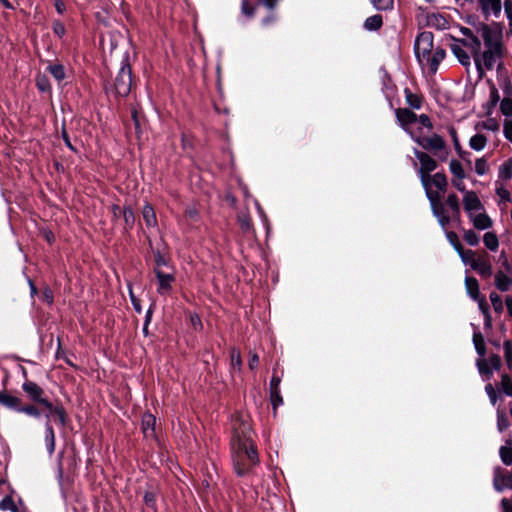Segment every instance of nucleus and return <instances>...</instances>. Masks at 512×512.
I'll use <instances>...</instances> for the list:
<instances>
[{
  "label": "nucleus",
  "instance_id": "nucleus-1",
  "mask_svg": "<svg viewBox=\"0 0 512 512\" xmlns=\"http://www.w3.org/2000/svg\"><path fill=\"white\" fill-rule=\"evenodd\" d=\"M453 54L464 66H469L473 57L480 74L483 69L492 70L502 57L501 34H463L462 38L450 37Z\"/></svg>",
  "mask_w": 512,
  "mask_h": 512
},
{
  "label": "nucleus",
  "instance_id": "nucleus-2",
  "mask_svg": "<svg viewBox=\"0 0 512 512\" xmlns=\"http://www.w3.org/2000/svg\"><path fill=\"white\" fill-rule=\"evenodd\" d=\"M233 465L236 473L243 476L258 463V455L251 439V428L247 421H233Z\"/></svg>",
  "mask_w": 512,
  "mask_h": 512
},
{
  "label": "nucleus",
  "instance_id": "nucleus-3",
  "mask_svg": "<svg viewBox=\"0 0 512 512\" xmlns=\"http://www.w3.org/2000/svg\"><path fill=\"white\" fill-rule=\"evenodd\" d=\"M414 49L421 65L429 67L432 73L437 71L440 62L445 57V50L440 45H434L433 34H418Z\"/></svg>",
  "mask_w": 512,
  "mask_h": 512
},
{
  "label": "nucleus",
  "instance_id": "nucleus-4",
  "mask_svg": "<svg viewBox=\"0 0 512 512\" xmlns=\"http://www.w3.org/2000/svg\"><path fill=\"white\" fill-rule=\"evenodd\" d=\"M132 88V70L128 57H124L121 62V67L114 79L113 93L119 97H126Z\"/></svg>",
  "mask_w": 512,
  "mask_h": 512
},
{
  "label": "nucleus",
  "instance_id": "nucleus-5",
  "mask_svg": "<svg viewBox=\"0 0 512 512\" xmlns=\"http://www.w3.org/2000/svg\"><path fill=\"white\" fill-rule=\"evenodd\" d=\"M412 138L417 142L423 149L433 151L441 161H445L448 157L449 151L447 149L444 139L433 134L429 137H420L412 135Z\"/></svg>",
  "mask_w": 512,
  "mask_h": 512
},
{
  "label": "nucleus",
  "instance_id": "nucleus-6",
  "mask_svg": "<svg viewBox=\"0 0 512 512\" xmlns=\"http://www.w3.org/2000/svg\"><path fill=\"white\" fill-rule=\"evenodd\" d=\"M434 216L442 227L449 224L452 215H449L445 209L444 204L441 202V195L438 192H428V197Z\"/></svg>",
  "mask_w": 512,
  "mask_h": 512
},
{
  "label": "nucleus",
  "instance_id": "nucleus-7",
  "mask_svg": "<svg viewBox=\"0 0 512 512\" xmlns=\"http://www.w3.org/2000/svg\"><path fill=\"white\" fill-rule=\"evenodd\" d=\"M414 154L420 162V168L418 174L422 184L426 185V181L429 179L428 175L437 168V162L429 154L415 150Z\"/></svg>",
  "mask_w": 512,
  "mask_h": 512
},
{
  "label": "nucleus",
  "instance_id": "nucleus-8",
  "mask_svg": "<svg viewBox=\"0 0 512 512\" xmlns=\"http://www.w3.org/2000/svg\"><path fill=\"white\" fill-rule=\"evenodd\" d=\"M428 180L426 181V185L422 184L426 196L428 197V192H438L439 194L444 193L448 186L447 177L443 173H436L434 175H428Z\"/></svg>",
  "mask_w": 512,
  "mask_h": 512
},
{
  "label": "nucleus",
  "instance_id": "nucleus-9",
  "mask_svg": "<svg viewBox=\"0 0 512 512\" xmlns=\"http://www.w3.org/2000/svg\"><path fill=\"white\" fill-rule=\"evenodd\" d=\"M477 367L481 375L485 376L486 379H490L493 374V370L500 369L501 359L498 355H491L488 360H478Z\"/></svg>",
  "mask_w": 512,
  "mask_h": 512
},
{
  "label": "nucleus",
  "instance_id": "nucleus-10",
  "mask_svg": "<svg viewBox=\"0 0 512 512\" xmlns=\"http://www.w3.org/2000/svg\"><path fill=\"white\" fill-rule=\"evenodd\" d=\"M463 206L468 217L483 210V205L475 191H468L463 195Z\"/></svg>",
  "mask_w": 512,
  "mask_h": 512
},
{
  "label": "nucleus",
  "instance_id": "nucleus-11",
  "mask_svg": "<svg viewBox=\"0 0 512 512\" xmlns=\"http://www.w3.org/2000/svg\"><path fill=\"white\" fill-rule=\"evenodd\" d=\"M471 269L476 271L481 277L489 278L492 275V264L487 253L479 254Z\"/></svg>",
  "mask_w": 512,
  "mask_h": 512
},
{
  "label": "nucleus",
  "instance_id": "nucleus-12",
  "mask_svg": "<svg viewBox=\"0 0 512 512\" xmlns=\"http://www.w3.org/2000/svg\"><path fill=\"white\" fill-rule=\"evenodd\" d=\"M493 486L498 492H502L508 487L512 488L511 477L506 475L505 470L500 466L493 469Z\"/></svg>",
  "mask_w": 512,
  "mask_h": 512
},
{
  "label": "nucleus",
  "instance_id": "nucleus-13",
  "mask_svg": "<svg viewBox=\"0 0 512 512\" xmlns=\"http://www.w3.org/2000/svg\"><path fill=\"white\" fill-rule=\"evenodd\" d=\"M395 113L399 124L406 132H408L412 136L413 133L410 130V125L417 122V115L406 108H399L396 110Z\"/></svg>",
  "mask_w": 512,
  "mask_h": 512
},
{
  "label": "nucleus",
  "instance_id": "nucleus-14",
  "mask_svg": "<svg viewBox=\"0 0 512 512\" xmlns=\"http://www.w3.org/2000/svg\"><path fill=\"white\" fill-rule=\"evenodd\" d=\"M22 389L34 402L39 404L44 402V390L37 383L26 381L23 383Z\"/></svg>",
  "mask_w": 512,
  "mask_h": 512
},
{
  "label": "nucleus",
  "instance_id": "nucleus-15",
  "mask_svg": "<svg viewBox=\"0 0 512 512\" xmlns=\"http://www.w3.org/2000/svg\"><path fill=\"white\" fill-rule=\"evenodd\" d=\"M261 1L269 9H273L277 4V0H261ZM256 6H257V3L255 0H242L241 12L245 17L251 18L254 15Z\"/></svg>",
  "mask_w": 512,
  "mask_h": 512
},
{
  "label": "nucleus",
  "instance_id": "nucleus-16",
  "mask_svg": "<svg viewBox=\"0 0 512 512\" xmlns=\"http://www.w3.org/2000/svg\"><path fill=\"white\" fill-rule=\"evenodd\" d=\"M155 274L158 280V292L160 294L169 292L174 276L170 273H164L160 269H155Z\"/></svg>",
  "mask_w": 512,
  "mask_h": 512
},
{
  "label": "nucleus",
  "instance_id": "nucleus-17",
  "mask_svg": "<svg viewBox=\"0 0 512 512\" xmlns=\"http://www.w3.org/2000/svg\"><path fill=\"white\" fill-rule=\"evenodd\" d=\"M470 221L472 222L474 228L478 230H486L492 227L491 218L484 212H477L469 216Z\"/></svg>",
  "mask_w": 512,
  "mask_h": 512
},
{
  "label": "nucleus",
  "instance_id": "nucleus-18",
  "mask_svg": "<svg viewBox=\"0 0 512 512\" xmlns=\"http://www.w3.org/2000/svg\"><path fill=\"white\" fill-rule=\"evenodd\" d=\"M504 94L505 96L500 103V111L504 116L510 117L512 115V88L507 82H505Z\"/></svg>",
  "mask_w": 512,
  "mask_h": 512
},
{
  "label": "nucleus",
  "instance_id": "nucleus-19",
  "mask_svg": "<svg viewBox=\"0 0 512 512\" xmlns=\"http://www.w3.org/2000/svg\"><path fill=\"white\" fill-rule=\"evenodd\" d=\"M21 404L22 401L20 398L7 392L0 391V405L18 412Z\"/></svg>",
  "mask_w": 512,
  "mask_h": 512
},
{
  "label": "nucleus",
  "instance_id": "nucleus-20",
  "mask_svg": "<svg viewBox=\"0 0 512 512\" xmlns=\"http://www.w3.org/2000/svg\"><path fill=\"white\" fill-rule=\"evenodd\" d=\"M155 417L152 414H144L142 418V431L146 438L155 436Z\"/></svg>",
  "mask_w": 512,
  "mask_h": 512
},
{
  "label": "nucleus",
  "instance_id": "nucleus-21",
  "mask_svg": "<svg viewBox=\"0 0 512 512\" xmlns=\"http://www.w3.org/2000/svg\"><path fill=\"white\" fill-rule=\"evenodd\" d=\"M495 285L502 292L508 291L512 285V279L503 270L495 274Z\"/></svg>",
  "mask_w": 512,
  "mask_h": 512
},
{
  "label": "nucleus",
  "instance_id": "nucleus-22",
  "mask_svg": "<svg viewBox=\"0 0 512 512\" xmlns=\"http://www.w3.org/2000/svg\"><path fill=\"white\" fill-rule=\"evenodd\" d=\"M47 71L53 76V78L58 82V84H62V82L66 78V71L62 64L50 63L47 66Z\"/></svg>",
  "mask_w": 512,
  "mask_h": 512
},
{
  "label": "nucleus",
  "instance_id": "nucleus-23",
  "mask_svg": "<svg viewBox=\"0 0 512 512\" xmlns=\"http://www.w3.org/2000/svg\"><path fill=\"white\" fill-rule=\"evenodd\" d=\"M45 443L49 454H53L55 450V433L52 425L49 423V415H47V421L45 425Z\"/></svg>",
  "mask_w": 512,
  "mask_h": 512
},
{
  "label": "nucleus",
  "instance_id": "nucleus-24",
  "mask_svg": "<svg viewBox=\"0 0 512 512\" xmlns=\"http://www.w3.org/2000/svg\"><path fill=\"white\" fill-rule=\"evenodd\" d=\"M465 287L468 295L474 299L479 300L480 292H479V283L476 278L467 276L465 278Z\"/></svg>",
  "mask_w": 512,
  "mask_h": 512
},
{
  "label": "nucleus",
  "instance_id": "nucleus-25",
  "mask_svg": "<svg viewBox=\"0 0 512 512\" xmlns=\"http://www.w3.org/2000/svg\"><path fill=\"white\" fill-rule=\"evenodd\" d=\"M447 20L440 14L431 13V18L429 21V26L427 28H432L436 30H445L448 29Z\"/></svg>",
  "mask_w": 512,
  "mask_h": 512
},
{
  "label": "nucleus",
  "instance_id": "nucleus-26",
  "mask_svg": "<svg viewBox=\"0 0 512 512\" xmlns=\"http://www.w3.org/2000/svg\"><path fill=\"white\" fill-rule=\"evenodd\" d=\"M446 205L451 211L453 218H459L460 216V203L458 196L455 193H451L447 196Z\"/></svg>",
  "mask_w": 512,
  "mask_h": 512
},
{
  "label": "nucleus",
  "instance_id": "nucleus-27",
  "mask_svg": "<svg viewBox=\"0 0 512 512\" xmlns=\"http://www.w3.org/2000/svg\"><path fill=\"white\" fill-rule=\"evenodd\" d=\"M143 219L148 227H155L157 224L156 214L151 205L146 204L142 209Z\"/></svg>",
  "mask_w": 512,
  "mask_h": 512
},
{
  "label": "nucleus",
  "instance_id": "nucleus-28",
  "mask_svg": "<svg viewBox=\"0 0 512 512\" xmlns=\"http://www.w3.org/2000/svg\"><path fill=\"white\" fill-rule=\"evenodd\" d=\"M480 3L485 13L498 15L501 12L500 0H480Z\"/></svg>",
  "mask_w": 512,
  "mask_h": 512
},
{
  "label": "nucleus",
  "instance_id": "nucleus-29",
  "mask_svg": "<svg viewBox=\"0 0 512 512\" xmlns=\"http://www.w3.org/2000/svg\"><path fill=\"white\" fill-rule=\"evenodd\" d=\"M499 455L505 465L512 464V440H508L506 445L500 447Z\"/></svg>",
  "mask_w": 512,
  "mask_h": 512
},
{
  "label": "nucleus",
  "instance_id": "nucleus-30",
  "mask_svg": "<svg viewBox=\"0 0 512 512\" xmlns=\"http://www.w3.org/2000/svg\"><path fill=\"white\" fill-rule=\"evenodd\" d=\"M487 144V138L482 134H475L469 140V146L475 151H481Z\"/></svg>",
  "mask_w": 512,
  "mask_h": 512
},
{
  "label": "nucleus",
  "instance_id": "nucleus-31",
  "mask_svg": "<svg viewBox=\"0 0 512 512\" xmlns=\"http://www.w3.org/2000/svg\"><path fill=\"white\" fill-rule=\"evenodd\" d=\"M462 262L465 264V265H469L470 267H472V265L474 264V261L476 260V258L478 257V253H476L475 251L471 250V249H468V250H464L463 247L457 251Z\"/></svg>",
  "mask_w": 512,
  "mask_h": 512
},
{
  "label": "nucleus",
  "instance_id": "nucleus-32",
  "mask_svg": "<svg viewBox=\"0 0 512 512\" xmlns=\"http://www.w3.org/2000/svg\"><path fill=\"white\" fill-rule=\"evenodd\" d=\"M484 244L490 251H496L499 247V240L494 232H487L483 237Z\"/></svg>",
  "mask_w": 512,
  "mask_h": 512
},
{
  "label": "nucleus",
  "instance_id": "nucleus-33",
  "mask_svg": "<svg viewBox=\"0 0 512 512\" xmlns=\"http://www.w3.org/2000/svg\"><path fill=\"white\" fill-rule=\"evenodd\" d=\"M382 16L373 15L368 17L364 23V28L370 31L379 30L382 26Z\"/></svg>",
  "mask_w": 512,
  "mask_h": 512
},
{
  "label": "nucleus",
  "instance_id": "nucleus-34",
  "mask_svg": "<svg viewBox=\"0 0 512 512\" xmlns=\"http://www.w3.org/2000/svg\"><path fill=\"white\" fill-rule=\"evenodd\" d=\"M450 172L453 178H465V172L462 164L458 160H451L449 164Z\"/></svg>",
  "mask_w": 512,
  "mask_h": 512
},
{
  "label": "nucleus",
  "instance_id": "nucleus-35",
  "mask_svg": "<svg viewBox=\"0 0 512 512\" xmlns=\"http://www.w3.org/2000/svg\"><path fill=\"white\" fill-rule=\"evenodd\" d=\"M473 343H474V346H475V349H476L477 353L480 356H484V354L486 352V347H485L484 338L481 335V333H474V335H473Z\"/></svg>",
  "mask_w": 512,
  "mask_h": 512
},
{
  "label": "nucleus",
  "instance_id": "nucleus-36",
  "mask_svg": "<svg viewBox=\"0 0 512 512\" xmlns=\"http://www.w3.org/2000/svg\"><path fill=\"white\" fill-rule=\"evenodd\" d=\"M431 18V13L425 10H419L416 15V20L420 29L427 28L429 26V21Z\"/></svg>",
  "mask_w": 512,
  "mask_h": 512
},
{
  "label": "nucleus",
  "instance_id": "nucleus-37",
  "mask_svg": "<svg viewBox=\"0 0 512 512\" xmlns=\"http://www.w3.org/2000/svg\"><path fill=\"white\" fill-rule=\"evenodd\" d=\"M504 358L509 369H512V342L506 340L503 343Z\"/></svg>",
  "mask_w": 512,
  "mask_h": 512
},
{
  "label": "nucleus",
  "instance_id": "nucleus-38",
  "mask_svg": "<svg viewBox=\"0 0 512 512\" xmlns=\"http://www.w3.org/2000/svg\"><path fill=\"white\" fill-rule=\"evenodd\" d=\"M489 170V165H488V162L487 160L482 157V158H479L476 160L475 162V172L482 176L484 174H486Z\"/></svg>",
  "mask_w": 512,
  "mask_h": 512
},
{
  "label": "nucleus",
  "instance_id": "nucleus-39",
  "mask_svg": "<svg viewBox=\"0 0 512 512\" xmlns=\"http://www.w3.org/2000/svg\"><path fill=\"white\" fill-rule=\"evenodd\" d=\"M405 95H406L407 103L412 108L419 109L421 107V100H420V98L417 95L413 94L408 89L405 90Z\"/></svg>",
  "mask_w": 512,
  "mask_h": 512
},
{
  "label": "nucleus",
  "instance_id": "nucleus-40",
  "mask_svg": "<svg viewBox=\"0 0 512 512\" xmlns=\"http://www.w3.org/2000/svg\"><path fill=\"white\" fill-rule=\"evenodd\" d=\"M499 177L506 180L512 177V161H507L500 166Z\"/></svg>",
  "mask_w": 512,
  "mask_h": 512
},
{
  "label": "nucleus",
  "instance_id": "nucleus-41",
  "mask_svg": "<svg viewBox=\"0 0 512 512\" xmlns=\"http://www.w3.org/2000/svg\"><path fill=\"white\" fill-rule=\"evenodd\" d=\"M501 387H502V391L507 396L512 397V379L510 378L509 375H507V374L502 375Z\"/></svg>",
  "mask_w": 512,
  "mask_h": 512
},
{
  "label": "nucleus",
  "instance_id": "nucleus-42",
  "mask_svg": "<svg viewBox=\"0 0 512 512\" xmlns=\"http://www.w3.org/2000/svg\"><path fill=\"white\" fill-rule=\"evenodd\" d=\"M36 86L42 92H49L51 89L50 82L45 75H38L36 78Z\"/></svg>",
  "mask_w": 512,
  "mask_h": 512
},
{
  "label": "nucleus",
  "instance_id": "nucleus-43",
  "mask_svg": "<svg viewBox=\"0 0 512 512\" xmlns=\"http://www.w3.org/2000/svg\"><path fill=\"white\" fill-rule=\"evenodd\" d=\"M499 100H500L499 92H498L497 88L494 85H492L490 87V100H489V108L487 111L488 114L491 113L490 109L494 108L497 105V103L499 102Z\"/></svg>",
  "mask_w": 512,
  "mask_h": 512
},
{
  "label": "nucleus",
  "instance_id": "nucleus-44",
  "mask_svg": "<svg viewBox=\"0 0 512 512\" xmlns=\"http://www.w3.org/2000/svg\"><path fill=\"white\" fill-rule=\"evenodd\" d=\"M490 301L492 303V306L496 312H501L503 310V303L502 298L499 294L496 292L490 293Z\"/></svg>",
  "mask_w": 512,
  "mask_h": 512
},
{
  "label": "nucleus",
  "instance_id": "nucleus-45",
  "mask_svg": "<svg viewBox=\"0 0 512 512\" xmlns=\"http://www.w3.org/2000/svg\"><path fill=\"white\" fill-rule=\"evenodd\" d=\"M231 366L233 369H240L242 365L241 354L238 350L232 349L230 352Z\"/></svg>",
  "mask_w": 512,
  "mask_h": 512
},
{
  "label": "nucleus",
  "instance_id": "nucleus-46",
  "mask_svg": "<svg viewBox=\"0 0 512 512\" xmlns=\"http://www.w3.org/2000/svg\"><path fill=\"white\" fill-rule=\"evenodd\" d=\"M463 238L470 246H476L479 243V237L473 230L465 231Z\"/></svg>",
  "mask_w": 512,
  "mask_h": 512
},
{
  "label": "nucleus",
  "instance_id": "nucleus-47",
  "mask_svg": "<svg viewBox=\"0 0 512 512\" xmlns=\"http://www.w3.org/2000/svg\"><path fill=\"white\" fill-rule=\"evenodd\" d=\"M124 221L128 227H132L135 222V216L130 207H125L122 212Z\"/></svg>",
  "mask_w": 512,
  "mask_h": 512
},
{
  "label": "nucleus",
  "instance_id": "nucleus-48",
  "mask_svg": "<svg viewBox=\"0 0 512 512\" xmlns=\"http://www.w3.org/2000/svg\"><path fill=\"white\" fill-rule=\"evenodd\" d=\"M374 7L378 10H387L393 7V0H371Z\"/></svg>",
  "mask_w": 512,
  "mask_h": 512
},
{
  "label": "nucleus",
  "instance_id": "nucleus-49",
  "mask_svg": "<svg viewBox=\"0 0 512 512\" xmlns=\"http://www.w3.org/2000/svg\"><path fill=\"white\" fill-rule=\"evenodd\" d=\"M447 239L450 242V244L454 247L456 251L460 250L462 248V245L459 241V238L457 234L453 231L446 233Z\"/></svg>",
  "mask_w": 512,
  "mask_h": 512
},
{
  "label": "nucleus",
  "instance_id": "nucleus-50",
  "mask_svg": "<svg viewBox=\"0 0 512 512\" xmlns=\"http://www.w3.org/2000/svg\"><path fill=\"white\" fill-rule=\"evenodd\" d=\"M18 412L25 413L29 416L38 418L40 416L39 410L33 406V405H27V406H20V409Z\"/></svg>",
  "mask_w": 512,
  "mask_h": 512
},
{
  "label": "nucleus",
  "instance_id": "nucleus-51",
  "mask_svg": "<svg viewBox=\"0 0 512 512\" xmlns=\"http://www.w3.org/2000/svg\"><path fill=\"white\" fill-rule=\"evenodd\" d=\"M485 391L489 397V400L491 402L492 405H495L496 402H497V399H498V396H497V393L495 391V388L493 387V385L491 383H488L486 386H485Z\"/></svg>",
  "mask_w": 512,
  "mask_h": 512
},
{
  "label": "nucleus",
  "instance_id": "nucleus-52",
  "mask_svg": "<svg viewBox=\"0 0 512 512\" xmlns=\"http://www.w3.org/2000/svg\"><path fill=\"white\" fill-rule=\"evenodd\" d=\"M499 261L501 262V265L506 273H512V265L509 263V260L504 251L501 252Z\"/></svg>",
  "mask_w": 512,
  "mask_h": 512
},
{
  "label": "nucleus",
  "instance_id": "nucleus-53",
  "mask_svg": "<svg viewBox=\"0 0 512 512\" xmlns=\"http://www.w3.org/2000/svg\"><path fill=\"white\" fill-rule=\"evenodd\" d=\"M481 127L490 130V131H498L499 124L494 119H488L481 123Z\"/></svg>",
  "mask_w": 512,
  "mask_h": 512
},
{
  "label": "nucleus",
  "instance_id": "nucleus-54",
  "mask_svg": "<svg viewBox=\"0 0 512 512\" xmlns=\"http://www.w3.org/2000/svg\"><path fill=\"white\" fill-rule=\"evenodd\" d=\"M417 121L419 122L421 127L427 128L428 130H432V122L426 114H422L419 117L417 116Z\"/></svg>",
  "mask_w": 512,
  "mask_h": 512
},
{
  "label": "nucleus",
  "instance_id": "nucleus-55",
  "mask_svg": "<svg viewBox=\"0 0 512 512\" xmlns=\"http://www.w3.org/2000/svg\"><path fill=\"white\" fill-rule=\"evenodd\" d=\"M452 185L460 192L463 193V195L468 192L469 190L466 189L464 178H453L452 179Z\"/></svg>",
  "mask_w": 512,
  "mask_h": 512
},
{
  "label": "nucleus",
  "instance_id": "nucleus-56",
  "mask_svg": "<svg viewBox=\"0 0 512 512\" xmlns=\"http://www.w3.org/2000/svg\"><path fill=\"white\" fill-rule=\"evenodd\" d=\"M270 397H271V401L274 406V409H276L277 406H279L283 403V399L280 395V389L276 390V391H270Z\"/></svg>",
  "mask_w": 512,
  "mask_h": 512
},
{
  "label": "nucleus",
  "instance_id": "nucleus-57",
  "mask_svg": "<svg viewBox=\"0 0 512 512\" xmlns=\"http://www.w3.org/2000/svg\"><path fill=\"white\" fill-rule=\"evenodd\" d=\"M503 133L505 138L512 142V120H505Z\"/></svg>",
  "mask_w": 512,
  "mask_h": 512
},
{
  "label": "nucleus",
  "instance_id": "nucleus-58",
  "mask_svg": "<svg viewBox=\"0 0 512 512\" xmlns=\"http://www.w3.org/2000/svg\"><path fill=\"white\" fill-rule=\"evenodd\" d=\"M0 509L1 510H8V509L14 510L15 509V505H14V502H13L12 498L11 497H5L4 499H2L0 501Z\"/></svg>",
  "mask_w": 512,
  "mask_h": 512
},
{
  "label": "nucleus",
  "instance_id": "nucleus-59",
  "mask_svg": "<svg viewBox=\"0 0 512 512\" xmlns=\"http://www.w3.org/2000/svg\"><path fill=\"white\" fill-rule=\"evenodd\" d=\"M47 410V415H49V423L51 424V418L54 417V412L57 406H54L50 401H48L46 398L44 399V402L41 403Z\"/></svg>",
  "mask_w": 512,
  "mask_h": 512
},
{
  "label": "nucleus",
  "instance_id": "nucleus-60",
  "mask_svg": "<svg viewBox=\"0 0 512 512\" xmlns=\"http://www.w3.org/2000/svg\"><path fill=\"white\" fill-rule=\"evenodd\" d=\"M54 416L57 417L59 422L64 425L66 422V413L62 406H57L54 412Z\"/></svg>",
  "mask_w": 512,
  "mask_h": 512
},
{
  "label": "nucleus",
  "instance_id": "nucleus-61",
  "mask_svg": "<svg viewBox=\"0 0 512 512\" xmlns=\"http://www.w3.org/2000/svg\"><path fill=\"white\" fill-rule=\"evenodd\" d=\"M496 193L501 198V200L510 201V193L505 187H503V186L497 187Z\"/></svg>",
  "mask_w": 512,
  "mask_h": 512
},
{
  "label": "nucleus",
  "instance_id": "nucleus-62",
  "mask_svg": "<svg viewBox=\"0 0 512 512\" xmlns=\"http://www.w3.org/2000/svg\"><path fill=\"white\" fill-rule=\"evenodd\" d=\"M190 323H191V326H192L195 330H200V329H202V322H201L200 317H199L197 314H191V315H190Z\"/></svg>",
  "mask_w": 512,
  "mask_h": 512
},
{
  "label": "nucleus",
  "instance_id": "nucleus-63",
  "mask_svg": "<svg viewBox=\"0 0 512 512\" xmlns=\"http://www.w3.org/2000/svg\"><path fill=\"white\" fill-rule=\"evenodd\" d=\"M498 430L502 432L504 429L508 427V420L504 417L499 415L498 421H497Z\"/></svg>",
  "mask_w": 512,
  "mask_h": 512
},
{
  "label": "nucleus",
  "instance_id": "nucleus-64",
  "mask_svg": "<svg viewBox=\"0 0 512 512\" xmlns=\"http://www.w3.org/2000/svg\"><path fill=\"white\" fill-rule=\"evenodd\" d=\"M501 506H502L503 512H512V499L508 500L506 498H503L501 500Z\"/></svg>",
  "mask_w": 512,
  "mask_h": 512
}]
</instances>
